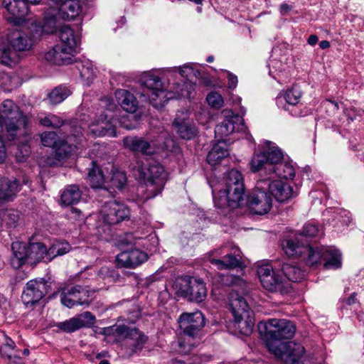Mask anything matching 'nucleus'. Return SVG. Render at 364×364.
<instances>
[{
	"mask_svg": "<svg viewBox=\"0 0 364 364\" xmlns=\"http://www.w3.org/2000/svg\"><path fill=\"white\" fill-rule=\"evenodd\" d=\"M59 36L63 48L74 55L78 48L79 38L75 36L73 29L68 26L60 27Z\"/></svg>",
	"mask_w": 364,
	"mask_h": 364,
	"instance_id": "72a5a7b5",
	"label": "nucleus"
},
{
	"mask_svg": "<svg viewBox=\"0 0 364 364\" xmlns=\"http://www.w3.org/2000/svg\"><path fill=\"white\" fill-rule=\"evenodd\" d=\"M21 186L15 178L4 177L0 179V203L12 201L21 191Z\"/></svg>",
	"mask_w": 364,
	"mask_h": 364,
	"instance_id": "a878e982",
	"label": "nucleus"
},
{
	"mask_svg": "<svg viewBox=\"0 0 364 364\" xmlns=\"http://www.w3.org/2000/svg\"><path fill=\"white\" fill-rule=\"evenodd\" d=\"M175 286L177 294L187 298L189 301L199 303L206 298V286L201 279L182 277L177 279Z\"/></svg>",
	"mask_w": 364,
	"mask_h": 364,
	"instance_id": "6e6552de",
	"label": "nucleus"
},
{
	"mask_svg": "<svg viewBox=\"0 0 364 364\" xmlns=\"http://www.w3.org/2000/svg\"><path fill=\"white\" fill-rule=\"evenodd\" d=\"M100 214L105 223L114 225L128 219L129 210L122 203L110 200L102 206Z\"/></svg>",
	"mask_w": 364,
	"mask_h": 364,
	"instance_id": "2eb2a0df",
	"label": "nucleus"
},
{
	"mask_svg": "<svg viewBox=\"0 0 364 364\" xmlns=\"http://www.w3.org/2000/svg\"><path fill=\"white\" fill-rule=\"evenodd\" d=\"M213 196L215 206L219 209L230 208L235 209L239 208L244 201V183H237L235 186H228L224 190L218 192L213 188Z\"/></svg>",
	"mask_w": 364,
	"mask_h": 364,
	"instance_id": "0eeeda50",
	"label": "nucleus"
},
{
	"mask_svg": "<svg viewBox=\"0 0 364 364\" xmlns=\"http://www.w3.org/2000/svg\"><path fill=\"white\" fill-rule=\"evenodd\" d=\"M73 54L65 50L60 45H55L44 54L46 61L54 65H65L72 62Z\"/></svg>",
	"mask_w": 364,
	"mask_h": 364,
	"instance_id": "cd10ccee",
	"label": "nucleus"
},
{
	"mask_svg": "<svg viewBox=\"0 0 364 364\" xmlns=\"http://www.w3.org/2000/svg\"><path fill=\"white\" fill-rule=\"evenodd\" d=\"M167 71H173V72H178L179 74L187 79H190L191 76L196 77L197 75H199L200 73L198 70H195L191 64H185L181 67H174L171 68H167Z\"/></svg>",
	"mask_w": 364,
	"mask_h": 364,
	"instance_id": "8fccbe9b",
	"label": "nucleus"
},
{
	"mask_svg": "<svg viewBox=\"0 0 364 364\" xmlns=\"http://www.w3.org/2000/svg\"><path fill=\"white\" fill-rule=\"evenodd\" d=\"M21 219L20 212L15 209L0 210V226L2 229L11 230L15 229Z\"/></svg>",
	"mask_w": 364,
	"mask_h": 364,
	"instance_id": "c9c22d12",
	"label": "nucleus"
},
{
	"mask_svg": "<svg viewBox=\"0 0 364 364\" xmlns=\"http://www.w3.org/2000/svg\"><path fill=\"white\" fill-rule=\"evenodd\" d=\"M47 250V262H48L58 256L69 252L71 250V246L66 241H55Z\"/></svg>",
	"mask_w": 364,
	"mask_h": 364,
	"instance_id": "c03bdc74",
	"label": "nucleus"
},
{
	"mask_svg": "<svg viewBox=\"0 0 364 364\" xmlns=\"http://www.w3.org/2000/svg\"><path fill=\"white\" fill-rule=\"evenodd\" d=\"M229 155V151L225 141H220L215 144L211 150L207 155V162L211 165L215 166L219 164L222 159Z\"/></svg>",
	"mask_w": 364,
	"mask_h": 364,
	"instance_id": "ea45409f",
	"label": "nucleus"
},
{
	"mask_svg": "<svg viewBox=\"0 0 364 364\" xmlns=\"http://www.w3.org/2000/svg\"><path fill=\"white\" fill-rule=\"evenodd\" d=\"M210 262L220 270L240 267L242 263L240 250L235 249L233 252L225 254L222 259L215 257L210 258Z\"/></svg>",
	"mask_w": 364,
	"mask_h": 364,
	"instance_id": "2f4dec72",
	"label": "nucleus"
},
{
	"mask_svg": "<svg viewBox=\"0 0 364 364\" xmlns=\"http://www.w3.org/2000/svg\"><path fill=\"white\" fill-rule=\"evenodd\" d=\"M266 170L268 173L263 177H272L274 179L276 176L282 178L291 179L295 175L294 166L288 162H280L277 165L267 164Z\"/></svg>",
	"mask_w": 364,
	"mask_h": 364,
	"instance_id": "473e14b6",
	"label": "nucleus"
},
{
	"mask_svg": "<svg viewBox=\"0 0 364 364\" xmlns=\"http://www.w3.org/2000/svg\"><path fill=\"white\" fill-rule=\"evenodd\" d=\"M140 173L145 182L139 189V191L144 192L141 196L144 200L153 198L161 193L167 177L163 166L152 161L147 166L142 167Z\"/></svg>",
	"mask_w": 364,
	"mask_h": 364,
	"instance_id": "39448f33",
	"label": "nucleus"
},
{
	"mask_svg": "<svg viewBox=\"0 0 364 364\" xmlns=\"http://www.w3.org/2000/svg\"><path fill=\"white\" fill-rule=\"evenodd\" d=\"M237 183H244L243 176L239 171L231 169L225 176V186H235Z\"/></svg>",
	"mask_w": 364,
	"mask_h": 364,
	"instance_id": "864d4df0",
	"label": "nucleus"
},
{
	"mask_svg": "<svg viewBox=\"0 0 364 364\" xmlns=\"http://www.w3.org/2000/svg\"><path fill=\"white\" fill-rule=\"evenodd\" d=\"M228 300L234 328L240 334L250 335L254 326V319L246 300L236 289L229 294Z\"/></svg>",
	"mask_w": 364,
	"mask_h": 364,
	"instance_id": "7ed1b4c3",
	"label": "nucleus"
},
{
	"mask_svg": "<svg viewBox=\"0 0 364 364\" xmlns=\"http://www.w3.org/2000/svg\"><path fill=\"white\" fill-rule=\"evenodd\" d=\"M178 323L181 333L192 338L200 335L205 324L204 316L200 311L183 313L179 316Z\"/></svg>",
	"mask_w": 364,
	"mask_h": 364,
	"instance_id": "9b49d317",
	"label": "nucleus"
},
{
	"mask_svg": "<svg viewBox=\"0 0 364 364\" xmlns=\"http://www.w3.org/2000/svg\"><path fill=\"white\" fill-rule=\"evenodd\" d=\"M82 194V191L78 185H68L62 191L60 200L65 205H72L80 200Z\"/></svg>",
	"mask_w": 364,
	"mask_h": 364,
	"instance_id": "58836bf2",
	"label": "nucleus"
},
{
	"mask_svg": "<svg viewBox=\"0 0 364 364\" xmlns=\"http://www.w3.org/2000/svg\"><path fill=\"white\" fill-rule=\"evenodd\" d=\"M26 126V117L19 107L11 100H4L0 105V127L7 132L9 140L24 135Z\"/></svg>",
	"mask_w": 364,
	"mask_h": 364,
	"instance_id": "f03ea898",
	"label": "nucleus"
},
{
	"mask_svg": "<svg viewBox=\"0 0 364 364\" xmlns=\"http://www.w3.org/2000/svg\"><path fill=\"white\" fill-rule=\"evenodd\" d=\"M48 283L44 279L28 281L23 288L21 300L26 308H33L48 293Z\"/></svg>",
	"mask_w": 364,
	"mask_h": 364,
	"instance_id": "f8f14e48",
	"label": "nucleus"
},
{
	"mask_svg": "<svg viewBox=\"0 0 364 364\" xmlns=\"http://www.w3.org/2000/svg\"><path fill=\"white\" fill-rule=\"evenodd\" d=\"M318 37L316 35H311L308 38V43L311 46H314L318 42Z\"/></svg>",
	"mask_w": 364,
	"mask_h": 364,
	"instance_id": "774afa93",
	"label": "nucleus"
},
{
	"mask_svg": "<svg viewBox=\"0 0 364 364\" xmlns=\"http://www.w3.org/2000/svg\"><path fill=\"white\" fill-rule=\"evenodd\" d=\"M91 167L89 168L87 175L88 181L93 188H102L105 182V178L102 171L96 164V162H91Z\"/></svg>",
	"mask_w": 364,
	"mask_h": 364,
	"instance_id": "37998d69",
	"label": "nucleus"
},
{
	"mask_svg": "<svg viewBox=\"0 0 364 364\" xmlns=\"http://www.w3.org/2000/svg\"><path fill=\"white\" fill-rule=\"evenodd\" d=\"M282 271L284 276L293 282H298L305 277V272L297 266L284 263L282 267Z\"/></svg>",
	"mask_w": 364,
	"mask_h": 364,
	"instance_id": "49530a36",
	"label": "nucleus"
},
{
	"mask_svg": "<svg viewBox=\"0 0 364 364\" xmlns=\"http://www.w3.org/2000/svg\"><path fill=\"white\" fill-rule=\"evenodd\" d=\"M257 188L267 190L271 196H274L277 201L284 202L295 197L296 191L287 181L272 179V177H264L257 181Z\"/></svg>",
	"mask_w": 364,
	"mask_h": 364,
	"instance_id": "1a4fd4ad",
	"label": "nucleus"
},
{
	"mask_svg": "<svg viewBox=\"0 0 364 364\" xmlns=\"http://www.w3.org/2000/svg\"><path fill=\"white\" fill-rule=\"evenodd\" d=\"M15 348V343L10 338L6 337L5 343L0 346V355L4 356L9 354L8 352H6V348L14 350Z\"/></svg>",
	"mask_w": 364,
	"mask_h": 364,
	"instance_id": "bf43d9fd",
	"label": "nucleus"
},
{
	"mask_svg": "<svg viewBox=\"0 0 364 364\" xmlns=\"http://www.w3.org/2000/svg\"><path fill=\"white\" fill-rule=\"evenodd\" d=\"M357 294L353 292L351 295L346 300V302L348 305L350 306L357 302Z\"/></svg>",
	"mask_w": 364,
	"mask_h": 364,
	"instance_id": "338daca9",
	"label": "nucleus"
},
{
	"mask_svg": "<svg viewBox=\"0 0 364 364\" xmlns=\"http://www.w3.org/2000/svg\"><path fill=\"white\" fill-rule=\"evenodd\" d=\"M9 42L15 52L28 50L33 44V38L30 35L18 31L12 33Z\"/></svg>",
	"mask_w": 364,
	"mask_h": 364,
	"instance_id": "f704fd0d",
	"label": "nucleus"
},
{
	"mask_svg": "<svg viewBox=\"0 0 364 364\" xmlns=\"http://www.w3.org/2000/svg\"><path fill=\"white\" fill-rule=\"evenodd\" d=\"M173 127L181 139L190 140L194 138L198 130L195 123L190 119L188 111H178L173 122Z\"/></svg>",
	"mask_w": 364,
	"mask_h": 364,
	"instance_id": "aec40b11",
	"label": "nucleus"
},
{
	"mask_svg": "<svg viewBox=\"0 0 364 364\" xmlns=\"http://www.w3.org/2000/svg\"><path fill=\"white\" fill-rule=\"evenodd\" d=\"M17 54L10 48V44L0 38V63L11 65L16 60Z\"/></svg>",
	"mask_w": 364,
	"mask_h": 364,
	"instance_id": "a18cd8bd",
	"label": "nucleus"
},
{
	"mask_svg": "<svg viewBox=\"0 0 364 364\" xmlns=\"http://www.w3.org/2000/svg\"><path fill=\"white\" fill-rule=\"evenodd\" d=\"M140 83L144 87L141 95L147 99L153 107L157 109L162 107L164 103L170 99L184 96L190 97L189 92L183 89L184 87H187L186 83L177 84L174 94L167 92L164 88V84L161 78L151 72L142 75L140 78Z\"/></svg>",
	"mask_w": 364,
	"mask_h": 364,
	"instance_id": "f257e3e1",
	"label": "nucleus"
},
{
	"mask_svg": "<svg viewBox=\"0 0 364 364\" xmlns=\"http://www.w3.org/2000/svg\"><path fill=\"white\" fill-rule=\"evenodd\" d=\"M28 245V263L33 264L41 260L47 262V247L42 242H33Z\"/></svg>",
	"mask_w": 364,
	"mask_h": 364,
	"instance_id": "a19ab883",
	"label": "nucleus"
},
{
	"mask_svg": "<svg viewBox=\"0 0 364 364\" xmlns=\"http://www.w3.org/2000/svg\"><path fill=\"white\" fill-rule=\"evenodd\" d=\"M271 352L285 364H303L304 347L293 341L281 343Z\"/></svg>",
	"mask_w": 364,
	"mask_h": 364,
	"instance_id": "9d476101",
	"label": "nucleus"
},
{
	"mask_svg": "<svg viewBox=\"0 0 364 364\" xmlns=\"http://www.w3.org/2000/svg\"><path fill=\"white\" fill-rule=\"evenodd\" d=\"M247 202L253 213L264 215L270 210L272 198L267 190L259 189L256 185L252 193L248 196Z\"/></svg>",
	"mask_w": 364,
	"mask_h": 364,
	"instance_id": "6ab92c4d",
	"label": "nucleus"
},
{
	"mask_svg": "<svg viewBox=\"0 0 364 364\" xmlns=\"http://www.w3.org/2000/svg\"><path fill=\"white\" fill-rule=\"evenodd\" d=\"M202 358L198 355H192L188 357H184L181 359H175L171 360L170 364H200Z\"/></svg>",
	"mask_w": 364,
	"mask_h": 364,
	"instance_id": "4d7b16f0",
	"label": "nucleus"
},
{
	"mask_svg": "<svg viewBox=\"0 0 364 364\" xmlns=\"http://www.w3.org/2000/svg\"><path fill=\"white\" fill-rule=\"evenodd\" d=\"M127 182V177L124 172L119 171H112L110 183L114 188L121 189L124 187Z\"/></svg>",
	"mask_w": 364,
	"mask_h": 364,
	"instance_id": "603ef678",
	"label": "nucleus"
},
{
	"mask_svg": "<svg viewBox=\"0 0 364 364\" xmlns=\"http://www.w3.org/2000/svg\"><path fill=\"white\" fill-rule=\"evenodd\" d=\"M40 124L44 127H53L55 129L63 127L65 130L69 132V134H67V138L70 142L72 141V137L77 139V144H80L81 142V139L80 138L82 136L83 129L81 126L68 124L62 118L53 114H49L40 118Z\"/></svg>",
	"mask_w": 364,
	"mask_h": 364,
	"instance_id": "a211bd4d",
	"label": "nucleus"
},
{
	"mask_svg": "<svg viewBox=\"0 0 364 364\" xmlns=\"http://www.w3.org/2000/svg\"><path fill=\"white\" fill-rule=\"evenodd\" d=\"M62 19L58 10L53 7L49 8L46 12L42 25L43 32L52 34L55 33L60 25V20Z\"/></svg>",
	"mask_w": 364,
	"mask_h": 364,
	"instance_id": "4c0bfd02",
	"label": "nucleus"
},
{
	"mask_svg": "<svg viewBox=\"0 0 364 364\" xmlns=\"http://www.w3.org/2000/svg\"><path fill=\"white\" fill-rule=\"evenodd\" d=\"M95 323V316L90 312L85 311L65 321L58 322L55 326L63 332L73 333L82 328H90Z\"/></svg>",
	"mask_w": 364,
	"mask_h": 364,
	"instance_id": "412c9836",
	"label": "nucleus"
},
{
	"mask_svg": "<svg viewBox=\"0 0 364 364\" xmlns=\"http://www.w3.org/2000/svg\"><path fill=\"white\" fill-rule=\"evenodd\" d=\"M141 238V237L136 235V233L129 232L126 234L125 239L123 240V242L127 244H135L136 240H139Z\"/></svg>",
	"mask_w": 364,
	"mask_h": 364,
	"instance_id": "680f3d73",
	"label": "nucleus"
},
{
	"mask_svg": "<svg viewBox=\"0 0 364 364\" xmlns=\"http://www.w3.org/2000/svg\"><path fill=\"white\" fill-rule=\"evenodd\" d=\"M123 144L126 149L142 154L151 155L155 151L154 144L149 142L141 137L127 136L123 139Z\"/></svg>",
	"mask_w": 364,
	"mask_h": 364,
	"instance_id": "bb28decb",
	"label": "nucleus"
},
{
	"mask_svg": "<svg viewBox=\"0 0 364 364\" xmlns=\"http://www.w3.org/2000/svg\"><path fill=\"white\" fill-rule=\"evenodd\" d=\"M283 249L287 256L299 257L306 254V250H308V243L306 245L300 244L297 238L295 240H287L283 244Z\"/></svg>",
	"mask_w": 364,
	"mask_h": 364,
	"instance_id": "79ce46f5",
	"label": "nucleus"
},
{
	"mask_svg": "<svg viewBox=\"0 0 364 364\" xmlns=\"http://www.w3.org/2000/svg\"><path fill=\"white\" fill-rule=\"evenodd\" d=\"M306 254L308 255L306 262L309 266H316L323 262V268L326 269H337L341 267V254L333 247L314 248L308 244Z\"/></svg>",
	"mask_w": 364,
	"mask_h": 364,
	"instance_id": "423d86ee",
	"label": "nucleus"
},
{
	"mask_svg": "<svg viewBox=\"0 0 364 364\" xmlns=\"http://www.w3.org/2000/svg\"><path fill=\"white\" fill-rule=\"evenodd\" d=\"M149 259L148 254L139 249L121 252L116 257L117 265L119 267L135 269Z\"/></svg>",
	"mask_w": 364,
	"mask_h": 364,
	"instance_id": "4be33fe9",
	"label": "nucleus"
},
{
	"mask_svg": "<svg viewBox=\"0 0 364 364\" xmlns=\"http://www.w3.org/2000/svg\"><path fill=\"white\" fill-rule=\"evenodd\" d=\"M41 0H2V4L11 15L7 20L16 25L22 23L28 12V4H38Z\"/></svg>",
	"mask_w": 364,
	"mask_h": 364,
	"instance_id": "f3484780",
	"label": "nucleus"
},
{
	"mask_svg": "<svg viewBox=\"0 0 364 364\" xmlns=\"http://www.w3.org/2000/svg\"><path fill=\"white\" fill-rule=\"evenodd\" d=\"M318 233V228L317 225L313 223H306L303 229L301 236L314 237H316Z\"/></svg>",
	"mask_w": 364,
	"mask_h": 364,
	"instance_id": "13d9d810",
	"label": "nucleus"
},
{
	"mask_svg": "<svg viewBox=\"0 0 364 364\" xmlns=\"http://www.w3.org/2000/svg\"><path fill=\"white\" fill-rule=\"evenodd\" d=\"M80 73L81 77L89 82L95 77L96 69L91 63L85 62L82 65V68L80 69Z\"/></svg>",
	"mask_w": 364,
	"mask_h": 364,
	"instance_id": "3c124183",
	"label": "nucleus"
},
{
	"mask_svg": "<svg viewBox=\"0 0 364 364\" xmlns=\"http://www.w3.org/2000/svg\"><path fill=\"white\" fill-rule=\"evenodd\" d=\"M60 301L68 308L76 305H88V292L80 286L65 289L60 294Z\"/></svg>",
	"mask_w": 364,
	"mask_h": 364,
	"instance_id": "5701e85b",
	"label": "nucleus"
},
{
	"mask_svg": "<svg viewBox=\"0 0 364 364\" xmlns=\"http://www.w3.org/2000/svg\"><path fill=\"white\" fill-rule=\"evenodd\" d=\"M118 104L127 112L134 113L137 109L138 102L132 93L126 90H118L115 92Z\"/></svg>",
	"mask_w": 364,
	"mask_h": 364,
	"instance_id": "e433bc0d",
	"label": "nucleus"
},
{
	"mask_svg": "<svg viewBox=\"0 0 364 364\" xmlns=\"http://www.w3.org/2000/svg\"><path fill=\"white\" fill-rule=\"evenodd\" d=\"M257 274L262 287L270 291H280L283 287V277L273 271L269 265H263L259 267Z\"/></svg>",
	"mask_w": 364,
	"mask_h": 364,
	"instance_id": "b1692460",
	"label": "nucleus"
},
{
	"mask_svg": "<svg viewBox=\"0 0 364 364\" xmlns=\"http://www.w3.org/2000/svg\"><path fill=\"white\" fill-rule=\"evenodd\" d=\"M230 278L233 286L240 287L242 294L247 292V290L246 289V283L243 279H242L239 277H235L233 275L230 276Z\"/></svg>",
	"mask_w": 364,
	"mask_h": 364,
	"instance_id": "052dcab7",
	"label": "nucleus"
},
{
	"mask_svg": "<svg viewBox=\"0 0 364 364\" xmlns=\"http://www.w3.org/2000/svg\"><path fill=\"white\" fill-rule=\"evenodd\" d=\"M41 142L44 146L55 149L60 141L57 140V134L54 132H45L41 135Z\"/></svg>",
	"mask_w": 364,
	"mask_h": 364,
	"instance_id": "5fc2aeb1",
	"label": "nucleus"
},
{
	"mask_svg": "<svg viewBox=\"0 0 364 364\" xmlns=\"http://www.w3.org/2000/svg\"><path fill=\"white\" fill-rule=\"evenodd\" d=\"M82 9V4L79 0H64L57 10L63 20L72 21L81 14Z\"/></svg>",
	"mask_w": 364,
	"mask_h": 364,
	"instance_id": "c85d7f7f",
	"label": "nucleus"
},
{
	"mask_svg": "<svg viewBox=\"0 0 364 364\" xmlns=\"http://www.w3.org/2000/svg\"><path fill=\"white\" fill-rule=\"evenodd\" d=\"M88 132L93 136L99 137L117 136L112 118L104 114H101L100 119L95 120L88 126Z\"/></svg>",
	"mask_w": 364,
	"mask_h": 364,
	"instance_id": "393cba45",
	"label": "nucleus"
},
{
	"mask_svg": "<svg viewBox=\"0 0 364 364\" xmlns=\"http://www.w3.org/2000/svg\"><path fill=\"white\" fill-rule=\"evenodd\" d=\"M12 257L11 264L15 269H18L25 263H28V245L23 242H14L11 245Z\"/></svg>",
	"mask_w": 364,
	"mask_h": 364,
	"instance_id": "7c9ffc66",
	"label": "nucleus"
},
{
	"mask_svg": "<svg viewBox=\"0 0 364 364\" xmlns=\"http://www.w3.org/2000/svg\"><path fill=\"white\" fill-rule=\"evenodd\" d=\"M228 87L230 89L235 88L237 86V77L232 73H228Z\"/></svg>",
	"mask_w": 364,
	"mask_h": 364,
	"instance_id": "0e129e2a",
	"label": "nucleus"
},
{
	"mask_svg": "<svg viewBox=\"0 0 364 364\" xmlns=\"http://www.w3.org/2000/svg\"><path fill=\"white\" fill-rule=\"evenodd\" d=\"M208 105L215 109H219L223 106L224 100L220 94L217 92H210L206 97Z\"/></svg>",
	"mask_w": 364,
	"mask_h": 364,
	"instance_id": "6e6d98bb",
	"label": "nucleus"
},
{
	"mask_svg": "<svg viewBox=\"0 0 364 364\" xmlns=\"http://www.w3.org/2000/svg\"><path fill=\"white\" fill-rule=\"evenodd\" d=\"M301 96V90L298 85H294L284 93L278 95L277 97V104L279 107L289 110V106L296 105L299 102Z\"/></svg>",
	"mask_w": 364,
	"mask_h": 364,
	"instance_id": "c756f323",
	"label": "nucleus"
},
{
	"mask_svg": "<svg viewBox=\"0 0 364 364\" xmlns=\"http://www.w3.org/2000/svg\"><path fill=\"white\" fill-rule=\"evenodd\" d=\"M101 333L106 336H114V325L102 328Z\"/></svg>",
	"mask_w": 364,
	"mask_h": 364,
	"instance_id": "69168bd1",
	"label": "nucleus"
},
{
	"mask_svg": "<svg viewBox=\"0 0 364 364\" xmlns=\"http://www.w3.org/2000/svg\"><path fill=\"white\" fill-rule=\"evenodd\" d=\"M223 113L225 119L215 129L216 137L223 138L235 132H245L244 119L238 114H235L231 110L225 109Z\"/></svg>",
	"mask_w": 364,
	"mask_h": 364,
	"instance_id": "dca6fc26",
	"label": "nucleus"
},
{
	"mask_svg": "<svg viewBox=\"0 0 364 364\" xmlns=\"http://www.w3.org/2000/svg\"><path fill=\"white\" fill-rule=\"evenodd\" d=\"M259 328L264 330V341L270 352L272 348L278 347L282 343L280 341L291 338L296 332L294 323L287 319L271 318L267 322H260Z\"/></svg>",
	"mask_w": 364,
	"mask_h": 364,
	"instance_id": "20e7f679",
	"label": "nucleus"
},
{
	"mask_svg": "<svg viewBox=\"0 0 364 364\" xmlns=\"http://www.w3.org/2000/svg\"><path fill=\"white\" fill-rule=\"evenodd\" d=\"M7 358L9 361L14 364H23V359L18 355H11V353L4 356Z\"/></svg>",
	"mask_w": 364,
	"mask_h": 364,
	"instance_id": "e2e57ef3",
	"label": "nucleus"
},
{
	"mask_svg": "<svg viewBox=\"0 0 364 364\" xmlns=\"http://www.w3.org/2000/svg\"><path fill=\"white\" fill-rule=\"evenodd\" d=\"M71 94L70 90L65 86H58L48 94L50 104L58 105L64 101Z\"/></svg>",
	"mask_w": 364,
	"mask_h": 364,
	"instance_id": "09e8293b",
	"label": "nucleus"
},
{
	"mask_svg": "<svg viewBox=\"0 0 364 364\" xmlns=\"http://www.w3.org/2000/svg\"><path fill=\"white\" fill-rule=\"evenodd\" d=\"M114 336L119 339H126L132 353L141 350L148 337L137 328H130L124 325H114Z\"/></svg>",
	"mask_w": 364,
	"mask_h": 364,
	"instance_id": "4468645a",
	"label": "nucleus"
},
{
	"mask_svg": "<svg viewBox=\"0 0 364 364\" xmlns=\"http://www.w3.org/2000/svg\"><path fill=\"white\" fill-rule=\"evenodd\" d=\"M283 159V154L275 146H269L267 150L255 154L251 161V169L253 172L261 171V176H266L267 164L277 165Z\"/></svg>",
	"mask_w": 364,
	"mask_h": 364,
	"instance_id": "ddd939ff",
	"label": "nucleus"
},
{
	"mask_svg": "<svg viewBox=\"0 0 364 364\" xmlns=\"http://www.w3.org/2000/svg\"><path fill=\"white\" fill-rule=\"evenodd\" d=\"M77 148V144H70L68 141H60L55 148V158L62 161L69 157Z\"/></svg>",
	"mask_w": 364,
	"mask_h": 364,
	"instance_id": "de8ad7c7",
	"label": "nucleus"
}]
</instances>
